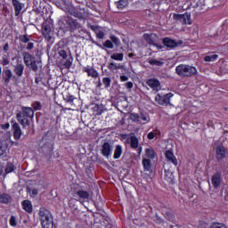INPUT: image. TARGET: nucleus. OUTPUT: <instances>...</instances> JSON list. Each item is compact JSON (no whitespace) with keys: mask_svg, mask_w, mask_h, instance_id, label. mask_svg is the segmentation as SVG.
Masks as SVG:
<instances>
[{"mask_svg":"<svg viewBox=\"0 0 228 228\" xmlns=\"http://www.w3.org/2000/svg\"><path fill=\"white\" fill-rule=\"evenodd\" d=\"M17 120L23 127L29 126V118L35 117V111L30 107H22L21 111L16 114Z\"/></svg>","mask_w":228,"mask_h":228,"instance_id":"obj_1","label":"nucleus"},{"mask_svg":"<svg viewBox=\"0 0 228 228\" xmlns=\"http://www.w3.org/2000/svg\"><path fill=\"white\" fill-rule=\"evenodd\" d=\"M176 74L180 76V77H191V76H195L197 74V68L186 64H180L175 68Z\"/></svg>","mask_w":228,"mask_h":228,"instance_id":"obj_2","label":"nucleus"},{"mask_svg":"<svg viewBox=\"0 0 228 228\" xmlns=\"http://www.w3.org/2000/svg\"><path fill=\"white\" fill-rule=\"evenodd\" d=\"M39 218L43 228H53V215L46 208H40Z\"/></svg>","mask_w":228,"mask_h":228,"instance_id":"obj_3","label":"nucleus"},{"mask_svg":"<svg viewBox=\"0 0 228 228\" xmlns=\"http://www.w3.org/2000/svg\"><path fill=\"white\" fill-rule=\"evenodd\" d=\"M42 33L47 42L51 41L53 38V24L49 21H45L42 24Z\"/></svg>","mask_w":228,"mask_h":228,"instance_id":"obj_4","label":"nucleus"},{"mask_svg":"<svg viewBox=\"0 0 228 228\" xmlns=\"http://www.w3.org/2000/svg\"><path fill=\"white\" fill-rule=\"evenodd\" d=\"M173 19L174 20H178L182 24H188L189 26L191 24V14L189 12H184L183 14L174 13Z\"/></svg>","mask_w":228,"mask_h":228,"instance_id":"obj_5","label":"nucleus"},{"mask_svg":"<svg viewBox=\"0 0 228 228\" xmlns=\"http://www.w3.org/2000/svg\"><path fill=\"white\" fill-rule=\"evenodd\" d=\"M143 38L147 44L153 45L156 49H163V45L156 44L158 42V36L156 34H144Z\"/></svg>","mask_w":228,"mask_h":228,"instance_id":"obj_6","label":"nucleus"},{"mask_svg":"<svg viewBox=\"0 0 228 228\" xmlns=\"http://www.w3.org/2000/svg\"><path fill=\"white\" fill-rule=\"evenodd\" d=\"M83 72H86L88 77H93V79H97L99 77V72L96 71L94 66L87 65L84 67Z\"/></svg>","mask_w":228,"mask_h":228,"instance_id":"obj_7","label":"nucleus"},{"mask_svg":"<svg viewBox=\"0 0 228 228\" xmlns=\"http://www.w3.org/2000/svg\"><path fill=\"white\" fill-rule=\"evenodd\" d=\"M113 152V146L110 142H104L102 146V154L104 158H110Z\"/></svg>","mask_w":228,"mask_h":228,"instance_id":"obj_8","label":"nucleus"},{"mask_svg":"<svg viewBox=\"0 0 228 228\" xmlns=\"http://www.w3.org/2000/svg\"><path fill=\"white\" fill-rule=\"evenodd\" d=\"M148 86L151 88L154 92H159L161 90V83L156 78H151L147 81Z\"/></svg>","mask_w":228,"mask_h":228,"instance_id":"obj_9","label":"nucleus"},{"mask_svg":"<svg viewBox=\"0 0 228 228\" xmlns=\"http://www.w3.org/2000/svg\"><path fill=\"white\" fill-rule=\"evenodd\" d=\"M73 197H78V200L81 202H88L90 200V193L86 191H77L74 193Z\"/></svg>","mask_w":228,"mask_h":228,"instance_id":"obj_10","label":"nucleus"},{"mask_svg":"<svg viewBox=\"0 0 228 228\" xmlns=\"http://www.w3.org/2000/svg\"><path fill=\"white\" fill-rule=\"evenodd\" d=\"M165 157L169 163H172L175 167H177V158H175V155H174V151H172L171 150L167 151L165 153Z\"/></svg>","mask_w":228,"mask_h":228,"instance_id":"obj_11","label":"nucleus"},{"mask_svg":"<svg viewBox=\"0 0 228 228\" xmlns=\"http://www.w3.org/2000/svg\"><path fill=\"white\" fill-rule=\"evenodd\" d=\"M13 72L18 77H22L24 74V64H22V61H18L17 64L14 66Z\"/></svg>","mask_w":228,"mask_h":228,"instance_id":"obj_12","label":"nucleus"},{"mask_svg":"<svg viewBox=\"0 0 228 228\" xmlns=\"http://www.w3.org/2000/svg\"><path fill=\"white\" fill-rule=\"evenodd\" d=\"M12 129L14 139L20 140V136H22V130L20 129V126L18 125V123L12 124Z\"/></svg>","mask_w":228,"mask_h":228,"instance_id":"obj_13","label":"nucleus"},{"mask_svg":"<svg viewBox=\"0 0 228 228\" xmlns=\"http://www.w3.org/2000/svg\"><path fill=\"white\" fill-rule=\"evenodd\" d=\"M212 184L214 188H220V184H222V175L220 174L212 176Z\"/></svg>","mask_w":228,"mask_h":228,"instance_id":"obj_14","label":"nucleus"},{"mask_svg":"<svg viewBox=\"0 0 228 228\" xmlns=\"http://www.w3.org/2000/svg\"><path fill=\"white\" fill-rule=\"evenodd\" d=\"M163 44L164 45H166V47H169V49H174V47H177L178 45L175 40H173L168 37L163 39Z\"/></svg>","mask_w":228,"mask_h":228,"instance_id":"obj_15","label":"nucleus"},{"mask_svg":"<svg viewBox=\"0 0 228 228\" xmlns=\"http://www.w3.org/2000/svg\"><path fill=\"white\" fill-rule=\"evenodd\" d=\"M23 60H24L25 65H27L28 67H30L31 63H33L34 61H36L35 57H33V55H31L29 53H24Z\"/></svg>","mask_w":228,"mask_h":228,"instance_id":"obj_16","label":"nucleus"},{"mask_svg":"<svg viewBox=\"0 0 228 228\" xmlns=\"http://www.w3.org/2000/svg\"><path fill=\"white\" fill-rule=\"evenodd\" d=\"M4 81L5 85H8L13 76V73L12 72V69L6 68L5 69H4Z\"/></svg>","mask_w":228,"mask_h":228,"instance_id":"obj_17","label":"nucleus"},{"mask_svg":"<svg viewBox=\"0 0 228 228\" xmlns=\"http://www.w3.org/2000/svg\"><path fill=\"white\" fill-rule=\"evenodd\" d=\"M12 4L14 6L15 15H20V12H22V4L19 0H12Z\"/></svg>","mask_w":228,"mask_h":228,"instance_id":"obj_18","label":"nucleus"},{"mask_svg":"<svg viewBox=\"0 0 228 228\" xmlns=\"http://www.w3.org/2000/svg\"><path fill=\"white\" fill-rule=\"evenodd\" d=\"M216 152L217 159H224L225 158V148L224 146H217Z\"/></svg>","mask_w":228,"mask_h":228,"instance_id":"obj_19","label":"nucleus"},{"mask_svg":"<svg viewBox=\"0 0 228 228\" xmlns=\"http://www.w3.org/2000/svg\"><path fill=\"white\" fill-rule=\"evenodd\" d=\"M22 206L27 213H33V205L31 204V201L26 200L22 202Z\"/></svg>","mask_w":228,"mask_h":228,"instance_id":"obj_20","label":"nucleus"},{"mask_svg":"<svg viewBox=\"0 0 228 228\" xmlns=\"http://www.w3.org/2000/svg\"><path fill=\"white\" fill-rule=\"evenodd\" d=\"M140 145V141H138V138L136 136L133 135L130 137V147L132 149H138Z\"/></svg>","mask_w":228,"mask_h":228,"instance_id":"obj_21","label":"nucleus"},{"mask_svg":"<svg viewBox=\"0 0 228 228\" xmlns=\"http://www.w3.org/2000/svg\"><path fill=\"white\" fill-rule=\"evenodd\" d=\"M145 156L149 159H154V158H156V151H154V149H152V148H146L145 149Z\"/></svg>","mask_w":228,"mask_h":228,"instance_id":"obj_22","label":"nucleus"},{"mask_svg":"<svg viewBox=\"0 0 228 228\" xmlns=\"http://www.w3.org/2000/svg\"><path fill=\"white\" fill-rule=\"evenodd\" d=\"M0 202H2V204H8L12 202V197L6 193H2L0 194Z\"/></svg>","mask_w":228,"mask_h":228,"instance_id":"obj_23","label":"nucleus"},{"mask_svg":"<svg viewBox=\"0 0 228 228\" xmlns=\"http://www.w3.org/2000/svg\"><path fill=\"white\" fill-rule=\"evenodd\" d=\"M122 146L121 145H117L116 149L114 151V155H113V159H118L120 158V156H122Z\"/></svg>","mask_w":228,"mask_h":228,"instance_id":"obj_24","label":"nucleus"},{"mask_svg":"<svg viewBox=\"0 0 228 228\" xmlns=\"http://www.w3.org/2000/svg\"><path fill=\"white\" fill-rule=\"evenodd\" d=\"M110 60H114L115 61H124V53H113L110 55Z\"/></svg>","mask_w":228,"mask_h":228,"instance_id":"obj_25","label":"nucleus"},{"mask_svg":"<svg viewBox=\"0 0 228 228\" xmlns=\"http://www.w3.org/2000/svg\"><path fill=\"white\" fill-rule=\"evenodd\" d=\"M128 4L127 0H119L118 2L116 3V6L118 10H124Z\"/></svg>","mask_w":228,"mask_h":228,"instance_id":"obj_26","label":"nucleus"},{"mask_svg":"<svg viewBox=\"0 0 228 228\" xmlns=\"http://www.w3.org/2000/svg\"><path fill=\"white\" fill-rule=\"evenodd\" d=\"M174 97V94L169 93L165 94L164 96H162V100H163V104H169L170 103V99H172Z\"/></svg>","mask_w":228,"mask_h":228,"instance_id":"obj_27","label":"nucleus"},{"mask_svg":"<svg viewBox=\"0 0 228 228\" xmlns=\"http://www.w3.org/2000/svg\"><path fill=\"white\" fill-rule=\"evenodd\" d=\"M150 65H153L155 67H161L163 65V60H156V59H151L149 61Z\"/></svg>","mask_w":228,"mask_h":228,"instance_id":"obj_28","label":"nucleus"},{"mask_svg":"<svg viewBox=\"0 0 228 228\" xmlns=\"http://www.w3.org/2000/svg\"><path fill=\"white\" fill-rule=\"evenodd\" d=\"M109 69L110 70H120V69H123L124 68V66H122V65H118L117 63H115V62H110V64H109Z\"/></svg>","mask_w":228,"mask_h":228,"instance_id":"obj_29","label":"nucleus"},{"mask_svg":"<svg viewBox=\"0 0 228 228\" xmlns=\"http://www.w3.org/2000/svg\"><path fill=\"white\" fill-rule=\"evenodd\" d=\"M142 167L146 172H149V170H151V160L148 159H142Z\"/></svg>","mask_w":228,"mask_h":228,"instance_id":"obj_30","label":"nucleus"},{"mask_svg":"<svg viewBox=\"0 0 228 228\" xmlns=\"http://www.w3.org/2000/svg\"><path fill=\"white\" fill-rule=\"evenodd\" d=\"M102 84L104 85L105 88H110V86H111V78L103 77Z\"/></svg>","mask_w":228,"mask_h":228,"instance_id":"obj_31","label":"nucleus"},{"mask_svg":"<svg viewBox=\"0 0 228 228\" xmlns=\"http://www.w3.org/2000/svg\"><path fill=\"white\" fill-rule=\"evenodd\" d=\"M15 170V167L12 163H8L6 167H5V172L6 174H12Z\"/></svg>","mask_w":228,"mask_h":228,"instance_id":"obj_32","label":"nucleus"},{"mask_svg":"<svg viewBox=\"0 0 228 228\" xmlns=\"http://www.w3.org/2000/svg\"><path fill=\"white\" fill-rule=\"evenodd\" d=\"M216 60H218V55L216 54L205 57V61H216Z\"/></svg>","mask_w":228,"mask_h":228,"instance_id":"obj_33","label":"nucleus"},{"mask_svg":"<svg viewBox=\"0 0 228 228\" xmlns=\"http://www.w3.org/2000/svg\"><path fill=\"white\" fill-rule=\"evenodd\" d=\"M9 224L12 227H17V218L15 217V216H11Z\"/></svg>","mask_w":228,"mask_h":228,"instance_id":"obj_34","label":"nucleus"},{"mask_svg":"<svg viewBox=\"0 0 228 228\" xmlns=\"http://www.w3.org/2000/svg\"><path fill=\"white\" fill-rule=\"evenodd\" d=\"M110 40L111 42H113V44H115V45H117L118 47V45H120V39L115 36H110Z\"/></svg>","mask_w":228,"mask_h":228,"instance_id":"obj_35","label":"nucleus"},{"mask_svg":"<svg viewBox=\"0 0 228 228\" xmlns=\"http://www.w3.org/2000/svg\"><path fill=\"white\" fill-rule=\"evenodd\" d=\"M103 46H105L107 49H113V47H115V45H113V42L110 40H106L103 44Z\"/></svg>","mask_w":228,"mask_h":228,"instance_id":"obj_36","label":"nucleus"},{"mask_svg":"<svg viewBox=\"0 0 228 228\" xmlns=\"http://www.w3.org/2000/svg\"><path fill=\"white\" fill-rule=\"evenodd\" d=\"M130 118H131V120H133V122H140V115H138L136 113H132L130 115Z\"/></svg>","mask_w":228,"mask_h":228,"instance_id":"obj_37","label":"nucleus"},{"mask_svg":"<svg viewBox=\"0 0 228 228\" xmlns=\"http://www.w3.org/2000/svg\"><path fill=\"white\" fill-rule=\"evenodd\" d=\"M37 63H40L39 61H34L33 62L30 63V69L34 70V72H37L38 70V65Z\"/></svg>","mask_w":228,"mask_h":228,"instance_id":"obj_38","label":"nucleus"},{"mask_svg":"<svg viewBox=\"0 0 228 228\" xmlns=\"http://www.w3.org/2000/svg\"><path fill=\"white\" fill-rule=\"evenodd\" d=\"M155 101H156V102H158V104H160L161 106L164 105L163 96H161V94H157L156 97H155Z\"/></svg>","mask_w":228,"mask_h":228,"instance_id":"obj_39","label":"nucleus"},{"mask_svg":"<svg viewBox=\"0 0 228 228\" xmlns=\"http://www.w3.org/2000/svg\"><path fill=\"white\" fill-rule=\"evenodd\" d=\"M140 119L142 120V122L149 123L151 122V118L145 114H141Z\"/></svg>","mask_w":228,"mask_h":228,"instance_id":"obj_40","label":"nucleus"},{"mask_svg":"<svg viewBox=\"0 0 228 228\" xmlns=\"http://www.w3.org/2000/svg\"><path fill=\"white\" fill-rule=\"evenodd\" d=\"M59 56H61L62 60H67V52L65 50H61L59 52Z\"/></svg>","mask_w":228,"mask_h":228,"instance_id":"obj_41","label":"nucleus"},{"mask_svg":"<svg viewBox=\"0 0 228 228\" xmlns=\"http://www.w3.org/2000/svg\"><path fill=\"white\" fill-rule=\"evenodd\" d=\"M29 193L31 197L35 198L36 196L38 195V189L29 190Z\"/></svg>","mask_w":228,"mask_h":228,"instance_id":"obj_42","label":"nucleus"},{"mask_svg":"<svg viewBox=\"0 0 228 228\" xmlns=\"http://www.w3.org/2000/svg\"><path fill=\"white\" fill-rule=\"evenodd\" d=\"M1 63L4 66L10 65V60H8V57H3Z\"/></svg>","mask_w":228,"mask_h":228,"instance_id":"obj_43","label":"nucleus"},{"mask_svg":"<svg viewBox=\"0 0 228 228\" xmlns=\"http://www.w3.org/2000/svg\"><path fill=\"white\" fill-rule=\"evenodd\" d=\"M97 38L102 39L104 38V32L102 30H96Z\"/></svg>","mask_w":228,"mask_h":228,"instance_id":"obj_44","label":"nucleus"},{"mask_svg":"<svg viewBox=\"0 0 228 228\" xmlns=\"http://www.w3.org/2000/svg\"><path fill=\"white\" fill-rule=\"evenodd\" d=\"M156 137V132H150L147 135L148 140H154Z\"/></svg>","mask_w":228,"mask_h":228,"instance_id":"obj_45","label":"nucleus"},{"mask_svg":"<svg viewBox=\"0 0 228 228\" xmlns=\"http://www.w3.org/2000/svg\"><path fill=\"white\" fill-rule=\"evenodd\" d=\"M76 98H74V96L73 95H67L66 96V101H67V102H74V100H75Z\"/></svg>","mask_w":228,"mask_h":228,"instance_id":"obj_46","label":"nucleus"},{"mask_svg":"<svg viewBox=\"0 0 228 228\" xmlns=\"http://www.w3.org/2000/svg\"><path fill=\"white\" fill-rule=\"evenodd\" d=\"M33 47H35V44L33 42H28V45H27L28 51H31V49H33Z\"/></svg>","mask_w":228,"mask_h":228,"instance_id":"obj_47","label":"nucleus"},{"mask_svg":"<svg viewBox=\"0 0 228 228\" xmlns=\"http://www.w3.org/2000/svg\"><path fill=\"white\" fill-rule=\"evenodd\" d=\"M40 108H42V105L40 104V102H36L34 103V109L38 110H40Z\"/></svg>","mask_w":228,"mask_h":228,"instance_id":"obj_48","label":"nucleus"},{"mask_svg":"<svg viewBox=\"0 0 228 228\" xmlns=\"http://www.w3.org/2000/svg\"><path fill=\"white\" fill-rule=\"evenodd\" d=\"M120 81L122 82L129 81V77L126 75H122L120 76Z\"/></svg>","mask_w":228,"mask_h":228,"instance_id":"obj_49","label":"nucleus"},{"mask_svg":"<svg viewBox=\"0 0 228 228\" xmlns=\"http://www.w3.org/2000/svg\"><path fill=\"white\" fill-rule=\"evenodd\" d=\"M21 42H23V44H28V42H29V37H28V36H23Z\"/></svg>","mask_w":228,"mask_h":228,"instance_id":"obj_50","label":"nucleus"},{"mask_svg":"<svg viewBox=\"0 0 228 228\" xmlns=\"http://www.w3.org/2000/svg\"><path fill=\"white\" fill-rule=\"evenodd\" d=\"M125 86L126 88H128L129 90H131V88H133V82H127L125 84Z\"/></svg>","mask_w":228,"mask_h":228,"instance_id":"obj_51","label":"nucleus"},{"mask_svg":"<svg viewBox=\"0 0 228 228\" xmlns=\"http://www.w3.org/2000/svg\"><path fill=\"white\" fill-rule=\"evenodd\" d=\"M2 129H10V123H5L1 126Z\"/></svg>","mask_w":228,"mask_h":228,"instance_id":"obj_52","label":"nucleus"},{"mask_svg":"<svg viewBox=\"0 0 228 228\" xmlns=\"http://www.w3.org/2000/svg\"><path fill=\"white\" fill-rule=\"evenodd\" d=\"M10 49V45H8V43H6L4 46V51H8Z\"/></svg>","mask_w":228,"mask_h":228,"instance_id":"obj_53","label":"nucleus"},{"mask_svg":"<svg viewBox=\"0 0 228 228\" xmlns=\"http://www.w3.org/2000/svg\"><path fill=\"white\" fill-rule=\"evenodd\" d=\"M40 81H42V80L40 79V77H36L35 83H36L37 85H38V84L40 83Z\"/></svg>","mask_w":228,"mask_h":228,"instance_id":"obj_54","label":"nucleus"},{"mask_svg":"<svg viewBox=\"0 0 228 228\" xmlns=\"http://www.w3.org/2000/svg\"><path fill=\"white\" fill-rule=\"evenodd\" d=\"M142 147H139L138 148V155H142Z\"/></svg>","mask_w":228,"mask_h":228,"instance_id":"obj_55","label":"nucleus"},{"mask_svg":"<svg viewBox=\"0 0 228 228\" xmlns=\"http://www.w3.org/2000/svg\"><path fill=\"white\" fill-rule=\"evenodd\" d=\"M1 74H3V69L0 66V76H1Z\"/></svg>","mask_w":228,"mask_h":228,"instance_id":"obj_56","label":"nucleus"},{"mask_svg":"<svg viewBox=\"0 0 228 228\" xmlns=\"http://www.w3.org/2000/svg\"><path fill=\"white\" fill-rule=\"evenodd\" d=\"M102 84H101V82H99V84H98V86H101Z\"/></svg>","mask_w":228,"mask_h":228,"instance_id":"obj_57","label":"nucleus"},{"mask_svg":"<svg viewBox=\"0 0 228 228\" xmlns=\"http://www.w3.org/2000/svg\"><path fill=\"white\" fill-rule=\"evenodd\" d=\"M131 56H133V53H129V57L131 58Z\"/></svg>","mask_w":228,"mask_h":228,"instance_id":"obj_58","label":"nucleus"},{"mask_svg":"<svg viewBox=\"0 0 228 228\" xmlns=\"http://www.w3.org/2000/svg\"><path fill=\"white\" fill-rule=\"evenodd\" d=\"M1 174H3V170L0 169V175H1Z\"/></svg>","mask_w":228,"mask_h":228,"instance_id":"obj_59","label":"nucleus"}]
</instances>
